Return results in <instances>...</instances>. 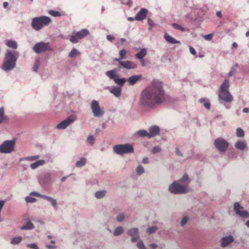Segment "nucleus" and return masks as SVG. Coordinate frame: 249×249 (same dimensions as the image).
<instances>
[{
  "mask_svg": "<svg viewBox=\"0 0 249 249\" xmlns=\"http://www.w3.org/2000/svg\"><path fill=\"white\" fill-rule=\"evenodd\" d=\"M233 241V238L232 236L229 235L225 236L221 239V246L222 247H226Z\"/></svg>",
  "mask_w": 249,
  "mask_h": 249,
  "instance_id": "6ab92c4d",
  "label": "nucleus"
},
{
  "mask_svg": "<svg viewBox=\"0 0 249 249\" xmlns=\"http://www.w3.org/2000/svg\"><path fill=\"white\" fill-rule=\"evenodd\" d=\"M107 191L106 190H100L97 191L95 193V197L97 199L103 198L106 195Z\"/></svg>",
  "mask_w": 249,
  "mask_h": 249,
  "instance_id": "2f4dec72",
  "label": "nucleus"
},
{
  "mask_svg": "<svg viewBox=\"0 0 249 249\" xmlns=\"http://www.w3.org/2000/svg\"><path fill=\"white\" fill-rule=\"evenodd\" d=\"M30 195L31 196H34L39 197L41 198H43V197L44 196V195L40 194L39 193L36 192H31L30 193Z\"/></svg>",
  "mask_w": 249,
  "mask_h": 249,
  "instance_id": "3c124183",
  "label": "nucleus"
},
{
  "mask_svg": "<svg viewBox=\"0 0 249 249\" xmlns=\"http://www.w3.org/2000/svg\"><path fill=\"white\" fill-rule=\"evenodd\" d=\"M126 54V51L124 49L121 50L119 52V56L121 58L124 59Z\"/></svg>",
  "mask_w": 249,
  "mask_h": 249,
  "instance_id": "864d4df0",
  "label": "nucleus"
},
{
  "mask_svg": "<svg viewBox=\"0 0 249 249\" xmlns=\"http://www.w3.org/2000/svg\"><path fill=\"white\" fill-rule=\"evenodd\" d=\"M233 210L236 214L243 218H247L249 217V213L244 210L243 207L240 204L235 202L233 204Z\"/></svg>",
  "mask_w": 249,
  "mask_h": 249,
  "instance_id": "f8f14e48",
  "label": "nucleus"
},
{
  "mask_svg": "<svg viewBox=\"0 0 249 249\" xmlns=\"http://www.w3.org/2000/svg\"><path fill=\"white\" fill-rule=\"evenodd\" d=\"M122 59H123V58H121V57L119 56V57L118 58H115L114 59V61H117V62H118L119 64L120 65V67H121V63L122 62H124V61H122Z\"/></svg>",
  "mask_w": 249,
  "mask_h": 249,
  "instance_id": "680f3d73",
  "label": "nucleus"
},
{
  "mask_svg": "<svg viewBox=\"0 0 249 249\" xmlns=\"http://www.w3.org/2000/svg\"><path fill=\"white\" fill-rule=\"evenodd\" d=\"M164 38H165L166 41L169 43L173 44L180 43L179 41L177 40L176 39H175L174 38H173V37H172L171 36H170L167 34H165L164 35Z\"/></svg>",
  "mask_w": 249,
  "mask_h": 249,
  "instance_id": "bb28decb",
  "label": "nucleus"
},
{
  "mask_svg": "<svg viewBox=\"0 0 249 249\" xmlns=\"http://www.w3.org/2000/svg\"><path fill=\"white\" fill-rule=\"evenodd\" d=\"M8 121V117L4 114V108L0 107V124L6 123Z\"/></svg>",
  "mask_w": 249,
  "mask_h": 249,
  "instance_id": "b1692460",
  "label": "nucleus"
},
{
  "mask_svg": "<svg viewBox=\"0 0 249 249\" xmlns=\"http://www.w3.org/2000/svg\"><path fill=\"white\" fill-rule=\"evenodd\" d=\"M39 158V156L38 155L33 156H29L26 157L24 158H21L20 159V160H25L29 161H35L37 160Z\"/></svg>",
  "mask_w": 249,
  "mask_h": 249,
  "instance_id": "37998d69",
  "label": "nucleus"
},
{
  "mask_svg": "<svg viewBox=\"0 0 249 249\" xmlns=\"http://www.w3.org/2000/svg\"><path fill=\"white\" fill-rule=\"evenodd\" d=\"M90 108L93 116L96 118H100L104 116L105 111L103 107H100L99 102L93 100L90 104Z\"/></svg>",
  "mask_w": 249,
  "mask_h": 249,
  "instance_id": "1a4fd4ad",
  "label": "nucleus"
},
{
  "mask_svg": "<svg viewBox=\"0 0 249 249\" xmlns=\"http://www.w3.org/2000/svg\"><path fill=\"white\" fill-rule=\"evenodd\" d=\"M165 99V91L162 83L153 81L142 90L140 97V104L143 107H151L161 104Z\"/></svg>",
  "mask_w": 249,
  "mask_h": 249,
  "instance_id": "f257e3e1",
  "label": "nucleus"
},
{
  "mask_svg": "<svg viewBox=\"0 0 249 249\" xmlns=\"http://www.w3.org/2000/svg\"><path fill=\"white\" fill-rule=\"evenodd\" d=\"M236 135L238 138H243L245 135L244 131L240 127L236 129Z\"/></svg>",
  "mask_w": 249,
  "mask_h": 249,
  "instance_id": "79ce46f5",
  "label": "nucleus"
},
{
  "mask_svg": "<svg viewBox=\"0 0 249 249\" xmlns=\"http://www.w3.org/2000/svg\"><path fill=\"white\" fill-rule=\"evenodd\" d=\"M188 217L187 216H184L181 220L180 222V225L182 227L184 226L188 222Z\"/></svg>",
  "mask_w": 249,
  "mask_h": 249,
  "instance_id": "6e6d98bb",
  "label": "nucleus"
},
{
  "mask_svg": "<svg viewBox=\"0 0 249 249\" xmlns=\"http://www.w3.org/2000/svg\"><path fill=\"white\" fill-rule=\"evenodd\" d=\"M147 22L150 26V28H149V30H151V28L155 26L154 22L150 18L148 19Z\"/></svg>",
  "mask_w": 249,
  "mask_h": 249,
  "instance_id": "4d7b16f0",
  "label": "nucleus"
},
{
  "mask_svg": "<svg viewBox=\"0 0 249 249\" xmlns=\"http://www.w3.org/2000/svg\"><path fill=\"white\" fill-rule=\"evenodd\" d=\"M124 230L122 226H119L114 229L113 234L114 236H119L124 232Z\"/></svg>",
  "mask_w": 249,
  "mask_h": 249,
  "instance_id": "f704fd0d",
  "label": "nucleus"
},
{
  "mask_svg": "<svg viewBox=\"0 0 249 249\" xmlns=\"http://www.w3.org/2000/svg\"><path fill=\"white\" fill-rule=\"evenodd\" d=\"M87 162V159L85 158H82L79 160L76 161L75 163L76 167L80 168L84 166Z\"/></svg>",
  "mask_w": 249,
  "mask_h": 249,
  "instance_id": "72a5a7b5",
  "label": "nucleus"
},
{
  "mask_svg": "<svg viewBox=\"0 0 249 249\" xmlns=\"http://www.w3.org/2000/svg\"><path fill=\"white\" fill-rule=\"evenodd\" d=\"M142 163L144 164H146L148 162V159L147 158H143L142 160Z\"/></svg>",
  "mask_w": 249,
  "mask_h": 249,
  "instance_id": "774afa93",
  "label": "nucleus"
},
{
  "mask_svg": "<svg viewBox=\"0 0 249 249\" xmlns=\"http://www.w3.org/2000/svg\"><path fill=\"white\" fill-rule=\"evenodd\" d=\"M142 77V75L138 74L134 75L129 77L127 79V81L130 85H135L139 80H140Z\"/></svg>",
  "mask_w": 249,
  "mask_h": 249,
  "instance_id": "4be33fe9",
  "label": "nucleus"
},
{
  "mask_svg": "<svg viewBox=\"0 0 249 249\" xmlns=\"http://www.w3.org/2000/svg\"><path fill=\"white\" fill-rule=\"evenodd\" d=\"M107 38L108 41H112L114 40V37L112 36L108 35L107 36Z\"/></svg>",
  "mask_w": 249,
  "mask_h": 249,
  "instance_id": "0e129e2a",
  "label": "nucleus"
},
{
  "mask_svg": "<svg viewBox=\"0 0 249 249\" xmlns=\"http://www.w3.org/2000/svg\"><path fill=\"white\" fill-rule=\"evenodd\" d=\"M87 142L89 144H90L91 145H93V144L94 143V142H95V138L94 137L92 136V135H90L89 136L88 138H87Z\"/></svg>",
  "mask_w": 249,
  "mask_h": 249,
  "instance_id": "de8ad7c7",
  "label": "nucleus"
},
{
  "mask_svg": "<svg viewBox=\"0 0 249 249\" xmlns=\"http://www.w3.org/2000/svg\"><path fill=\"white\" fill-rule=\"evenodd\" d=\"M127 233L131 237V241L133 243L138 241L140 238L139 230L137 228H132L128 229Z\"/></svg>",
  "mask_w": 249,
  "mask_h": 249,
  "instance_id": "2eb2a0df",
  "label": "nucleus"
},
{
  "mask_svg": "<svg viewBox=\"0 0 249 249\" xmlns=\"http://www.w3.org/2000/svg\"><path fill=\"white\" fill-rule=\"evenodd\" d=\"M229 145L228 142L222 138H217L214 141L215 147L220 153H224L227 150Z\"/></svg>",
  "mask_w": 249,
  "mask_h": 249,
  "instance_id": "9d476101",
  "label": "nucleus"
},
{
  "mask_svg": "<svg viewBox=\"0 0 249 249\" xmlns=\"http://www.w3.org/2000/svg\"><path fill=\"white\" fill-rule=\"evenodd\" d=\"M51 22L52 19L47 16L35 17L32 19L31 26L35 31H39L43 27L48 26Z\"/></svg>",
  "mask_w": 249,
  "mask_h": 249,
  "instance_id": "7ed1b4c3",
  "label": "nucleus"
},
{
  "mask_svg": "<svg viewBox=\"0 0 249 249\" xmlns=\"http://www.w3.org/2000/svg\"><path fill=\"white\" fill-rule=\"evenodd\" d=\"M168 191L173 194L180 195L186 194L188 192V188L175 181L168 187Z\"/></svg>",
  "mask_w": 249,
  "mask_h": 249,
  "instance_id": "20e7f679",
  "label": "nucleus"
},
{
  "mask_svg": "<svg viewBox=\"0 0 249 249\" xmlns=\"http://www.w3.org/2000/svg\"><path fill=\"white\" fill-rule=\"evenodd\" d=\"M5 44L8 47L13 49H16L18 48V44L15 40L7 39L5 40Z\"/></svg>",
  "mask_w": 249,
  "mask_h": 249,
  "instance_id": "a878e982",
  "label": "nucleus"
},
{
  "mask_svg": "<svg viewBox=\"0 0 249 249\" xmlns=\"http://www.w3.org/2000/svg\"><path fill=\"white\" fill-rule=\"evenodd\" d=\"M89 34L88 29H83L78 32H73L70 40L72 43H76L79 40L87 36Z\"/></svg>",
  "mask_w": 249,
  "mask_h": 249,
  "instance_id": "9b49d317",
  "label": "nucleus"
},
{
  "mask_svg": "<svg viewBox=\"0 0 249 249\" xmlns=\"http://www.w3.org/2000/svg\"><path fill=\"white\" fill-rule=\"evenodd\" d=\"M158 230V228L156 226H153L150 227H148L146 229V232L149 234H151L152 233H155Z\"/></svg>",
  "mask_w": 249,
  "mask_h": 249,
  "instance_id": "a19ab883",
  "label": "nucleus"
},
{
  "mask_svg": "<svg viewBox=\"0 0 249 249\" xmlns=\"http://www.w3.org/2000/svg\"><path fill=\"white\" fill-rule=\"evenodd\" d=\"M40 65V61L38 59H36L33 67V71L36 72Z\"/></svg>",
  "mask_w": 249,
  "mask_h": 249,
  "instance_id": "a18cd8bd",
  "label": "nucleus"
},
{
  "mask_svg": "<svg viewBox=\"0 0 249 249\" xmlns=\"http://www.w3.org/2000/svg\"><path fill=\"white\" fill-rule=\"evenodd\" d=\"M42 199H45L50 202L54 210L57 209V203L55 199L46 195H44Z\"/></svg>",
  "mask_w": 249,
  "mask_h": 249,
  "instance_id": "412c9836",
  "label": "nucleus"
},
{
  "mask_svg": "<svg viewBox=\"0 0 249 249\" xmlns=\"http://www.w3.org/2000/svg\"><path fill=\"white\" fill-rule=\"evenodd\" d=\"M79 52L76 48H73L69 54L70 58H74L79 54Z\"/></svg>",
  "mask_w": 249,
  "mask_h": 249,
  "instance_id": "4c0bfd02",
  "label": "nucleus"
},
{
  "mask_svg": "<svg viewBox=\"0 0 249 249\" xmlns=\"http://www.w3.org/2000/svg\"><path fill=\"white\" fill-rule=\"evenodd\" d=\"M213 36V34H210L205 35L204 36V38L206 40H211Z\"/></svg>",
  "mask_w": 249,
  "mask_h": 249,
  "instance_id": "052dcab7",
  "label": "nucleus"
},
{
  "mask_svg": "<svg viewBox=\"0 0 249 249\" xmlns=\"http://www.w3.org/2000/svg\"><path fill=\"white\" fill-rule=\"evenodd\" d=\"M119 71V69H113L112 70L106 71V75L110 79L113 80L116 84L122 87L124 86L126 80L124 78H120L118 77L117 72Z\"/></svg>",
  "mask_w": 249,
  "mask_h": 249,
  "instance_id": "423d86ee",
  "label": "nucleus"
},
{
  "mask_svg": "<svg viewBox=\"0 0 249 249\" xmlns=\"http://www.w3.org/2000/svg\"><path fill=\"white\" fill-rule=\"evenodd\" d=\"M34 228L33 224L30 221H28L25 225L22 226L20 229L22 230H30Z\"/></svg>",
  "mask_w": 249,
  "mask_h": 249,
  "instance_id": "473e14b6",
  "label": "nucleus"
},
{
  "mask_svg": "<svg viewBox=\"0 0 249 249\" xmlns=\"http://www.w3.org/2000/svg\"><path fill=\"white\" fill-rule=\"evenodd\" d=\"M147 13L148 10L147 9L142 8L136 15L135 19L138 21H141L146 18Z\"/></svg>",
  "mask_w": 249,
  "mask_h": 249,
  "instance_id": "f3484780",
  "label": "nucleus"
},
{
  "mask_svg": "<svg viewBox=\"0 0 249 249\" xmlns=\"http://www.w3.org/2000/svg\"><path fill=\"white\" fill-rule=\"evenodd\" d=\"M179 183L184 185L185 187H188V184L190 183L191 180L187 174H185L178 180H177Z\"/></svg>",
  "mask_w": 249,
  "mask_h": 249,
  "instance_id": "aec40b11",
  "label": "nucleus"
},
{
  "mask_svg": "<svg viewBox=\"0 0 249 249\" xmlns=\"http://www.w3.org/2000/svg\"><path fill=\"white\" fill-rule=\"evenodd\" d=\"M149 246L152 249H156L158 246L155 243H152L149 245Z\"/></svg>",
  "mask_w": 249,
  "mask_h": 249,
  "instance_id": "69168bd1",
  "label": "nucleus"
},
{
  "mask_svg": "<svg viewBox=\"0 0 249 249\" xmlns=\"http://www.w3.org/2000/svg\"><path fill=\"white\" fill-rule=\"evenodd\" d=\"M33 50L37 54L50 51L52 48L49 42L40 41L37 42L33 46Z\"/></svg>",
  "mask_w": 249,
  "mask_h": 249,
  "instance_id": "6e6552de",
  "label": "nucleus"
},
{
  "mask_svg": "<svg viewBox=\"0 0 249 249\" xmlns=\"http://www.w3.org/2000/svg\"><path fill=\"white\" fill-rule=\"evenodd\" d=\"M137 247L139 249H146V248L142 241H139L137 244Z\"/></svg>",
  "mask_w": 249,
  "mask_h": 249,
  "instance_id": "603ef678",
  "label": "nucleus"
},
{
  "mask_svg": "<svg viewBox=\"0 0 249 249\" xmlns=\"http://www.w3.org/2000/svg\"><path fill=\"white\" fill-rule=\"evenodd\" d=\"M160 132V128L159 126L156 125L151 126L149 128V139L159 135Z\"/></svg>",
  "mask_w": 249,
  "mask_h": 249,
  "instance_id": "a211bd4d",
  "label": "nucleus"
},
{
  "mask_svg": "<svg viewBox=\"0 0 249 249\" xmlns=\"http://www.w3.org/2000/svg\"><path fill=\"white\" fill-rule=\"evenodd\" d=\"M49 14L51 15L52 16H53L54 17H57L61 16V14L59 12L54 11V10H50L49 11Z\"/></svg>",
  "mask_w": 249,
  "mask_h": 249,
  "instance_id": "49530a36",
  "label": "nucleus"
},
{
  "mask_svg": "<svg viewBox=\"0 0 249 249\" xmlns=\"http://www.w3.org/2000/svg\"><path fill=\"white\" fill-rule=\"evenodd\" d=\"M199 102L203 104V106L207 109L210 108V103L208 100L204 98H201L199 100Z\"/></svg>",
  "mask_w": 249,
  "mask_h": 249,
  "instance_id": "e433bc0d",
  "label": "nucleus"
},
{
  "mask_svg": "<svg viewBox=\"0 0 249 249\" xmlns=\"http://www.w3.org/2000/svg\"><path fill=\"white\" fill-rule=\"evenodd\" d=\"M121 88L118 87H113L110 90V93L116 97H119L121 96Z\"/></svg>",
  "mask_w": 249,
  "mask_h": 249,
  "instance_id": "393cba45",
  "label": "nucleus"
},
{
  "mask_svg": "<svg viewBox=\"0 0 249 249\" xmlns=\"http://www.w3.org/2000/svg\"><path fill=\"white\" fill-rule=\"evenodd\" d=\"M76 119L75 116L71 115L67 119L63 120L56 125V128L58 129H66L71 124L73 123Z\"/></svg>",
  "mask_w": 249,
  "mask_h": 249,
  "instance_id": "4468645a",
  "label": "nucleus"
},
{
  "mask_svg": "<svg viewBox=\"0 0 249 249\" xmlns=\"http://www.w3.org/2000/svg\"><path fill=\"white\" fill-rule=\"evenodd\" d=\"M137 67L136 64L131 61H125L124 62H122L121 64V67H119L117 69H119V70L121 68L125 69L127 70H132L135 69Z\"/></svg>",
  "mask_w": 249,
  "mask_h": 249,
  "instance_id": "dca6fc26",
  "label": "nucleus"
},
{
  "mask_svg": "<svg viewBox=\"0 0 249 249\" xmlns=\"http://www.w3.org/2000/svg\"><path fill=\"white\" fill-rule=\"evenodd\" d=\"M113 150L116 154L122 155L133 153L134 148L130 144H121L115 145L113 147Z\"/></svg>",
  "mask_w": 249,
  "mask_h": 249,
  "instance_id": "39448f33",
  "label": "nucleus"
},
{
  "mask_svg": "<svg viewBox=\"0 0 249 249\" xmlns=\"http://www.w3.org/2000/svg\"><path fill=\"white\" fill-rule=\"evenodd\" d=\"M218 97L221 104L230 103L233 100V97L229 91H220L218 93Z\"/></svg>",
  "mask_w": 249,
  "mask_h": 249,
  "instance_id": "ddd939ff",
  "label": "nucleus"
},
{
  "mask_svg": "<svg viewBox=\"0 0 249 249\" xmlns=\"http://www.w3.org/2000/svg\"><path fill=\"white\" fill-rule=\"evenodd\" d=\"M22 239L23 238L21 236L13 237L11 239V244L13 245H18L22 241Z\"/></svg>",
  "mask_w": 249,
  "mask_h": 249,
  "instance_id": "c9c22d12",
  "label": "nucleus"
},
{
  "mask_svg": "<svg viewBox=\"0 0 249 249\" xmlns=\"http://www.w3.org/2000/svg\"><path fill=\"white\" fill-rule=\"evenodd\" d=\"M137 134L141 137H147L149 138V133L145 130H140L137 131Z\"/></svg>",
  "mask_w": 249,
  "mask_h": 249,
  "instance_id": "58836bf2",
  "label": "nucleus"
},
{
  "mask_svg": "<svg viewBox=\"0 0 249 249\" xmlns=\"http://www.w3.org/2000/svg\"><path fill=\"white\" fill-rule=\"evenodd\" d=\"M243 112L245 113H248L249 112V107H246L243 108Z\"/></svg>",
  "mask_w": 249,
  "mask_h": 249,
  "instance_id": "338daca9",
  "label": "nucleus"
},
{
  "mask_svg": "<svg viewBox=\"0 0 249 249\" xmlns=\"http://www.w3.org/2000/svg\"><path fill=\"white\" fill-rule=\"evenodd\" d=\"M229 80L228 79H225L220 86V91H229Z\"/></svg>",
  "mask_w": 249,
  "mask_h": 249,
  "instance_id": "c85d7f7f",
  "label": "nucleus"
},
{
  "mask_svg": "<svg viewBox=\"0 0 249 249\" xmlns=\"http://www.w3.org/2000/svg\"><path fill=\"white\" fill-rule=\"evenodd\" d=\"M45 160H38L31 164L30 167L32 169L35 170L40 166L43 165L45 163Z\"/></svg>",
  "mask_w": 249,
  "mask_h": 249,
  "instance_id": "cd10ccee",
  "label": "nucleus"
},
{
  "mask_svg": "<svg viewBox=\"0 0 249 249\" xmlns=\"http://www.w3.org/2000/svg\"><path fill=\"white\" fill-rule=\"evenodd\" d=\"M15 143L16 141L15 140L4 141L0 145V153L4 154L12 153L14 150Z\"/></svg>",
  "mask_w": 249,
  "mask_h": 249,
  "instance_id": "0eeeda50",
  "label": "nucleus"
},
{
  "mask_svg": "<svg viewBox=\"0 0 249 249\" xmlns=\"http://www.w3.org/2000/svg\"><path fill=\"white\" fill-rule=\"evenodd\" d=\"M234 146L236 149L243 151L246 149L247 145L245 142L238 140L235 142Z\"/></svg>",
  "mask_w": 249,
  "mask_h": 249,
  "instance_id": "5701e85b",
  "label": "nucleus"
},
{
  "mask_svg": "<svg viewBox=\"0 0 249 249\" xmlns=\"http://www.w3.org/2000/svg\"><path fill=\"white\" fill-rule=\"evenodd\" d=\"M27 247L32 249H39L37 245L35 243L28 244Z\"/></svg>",
  "mask_w": 249,
  "mask_h": 249,
  "instance_id": "5fc2aeb1",
  "label": "nucleus"
},
{
  "mask_svg": "<svg viewBox=\"0 0 249 249\" xmlns=\"http://www.w3.org/2000/svg\"><path fill=\"white\" fill-rule=\"evenodd\" d=\"M160 151L161 149L159 147L155 146L152 149L151 152L153 154H156L160 152Z\"/></svg>",
  "mask_w": 249,
  "mask_h": 249,
  "instance_id": "13d9d810",
  "label": "nucleus"
},
{
  "mask_svg": "<svg viewBox=\"0 0 249 249\" xmlns=\"http://www.w3.org/2000/svg\"><path fill=\"white\" fill-rule=\"evenodd\" d=\"M146 54V50L145 48H143L140 51L136 54V57L140 60H142Z\"/></svg>",
  "mask_w": 249,
  "mask_h": 249,
  "instance_id": "c756f323",
  "label": "nucleus"
},
{
  "mask_svg": "<svg viewBox=\"0 0 249 249\" xmlns=\"http://www.w3.org/2000/svg\"><path fill=\"white\" fill-rule=\"evenodd\" d=\"M19 56L18 52L7 50L1 66V69L6 71L13 70L16 66V62Z\"/></svg>",
  "mask_w": 249,
  "mask_h": 249,
  "instance_id": "f03ea898",
  "label": "nucleus"
},
{
  "mask_svg": "<svg viewBox=\"0 0 249 249\" xmlns=\"http://www.w3.org/2000/svg\"><path fill=\"white\" fill-rule=\"evenodd\" d=\"M25 200L27 203H33L36 201V199L31 196H26Z\"/></svg>",
  "mask_w": 249,
  "mask_h": 249,
  "instance_id": "09e8293b",
  "label": "nucleus"
},
{
  "mask_svg": "<svg viewBox=\"0 0 249 249\" xmlns=\"http://www.w3.org/2000/svg\"><path fill=\"white\" fill-rule=\"evenodd\" d=\"M175 153L176 155L180 157L183 156L182 153L179 150V148L178 147H176L175 149Z\"/></svg>",
  "mask_w": 249,
  "mask_h": 249,
  "instance_id": "bf43d9fd",
  "label": "nucleus"
},
{
  "mask_svg": "<svg viewBox=\"0 0 249 249\" xmlns=\"http://www.w3.org/2000/svg\"><path fill=\"white\" fill-rule=\"evenodd\" d=\"M126 217V213L124 212H120L116 216V220L118 222L121 223L124 220Z\"/></svg>",
  "mask_w": 249,
  "mask_h": 249,
  "instance_id": "7c9ffc66",
  "label": "nucleus"
},
{
  "mask_svg": "<svg viewBox=\"0 0 249 249\" xmlns=\"http://www.w3.org/2000/svg\"><path fill=\"white\" fill-rule=\"evenodd\" d=\"M189 50H190V53H191L192 54H193V55H196V51L194 49V48H193L192 47L189 46Z\"/></svg>",
  "mask_w": 249,
  "mask_h": 249,
  "instance_id": "e2e57ef3",
  "label": "nucleus"
},
{
  "mask_svg": "<svg viewBox=\"0 0 249 249\" xmlns=\"http://www.w3.org/2000/svg\"><path fill=\"white\" fill-rule=\"evenodd\" d=\"M136 173L138 175H141L144 173V169L141 165H139L137 167Z\"/></svg>",
  "mask_w": 249,
  "mask_h": 249,
  "instance_id": "c03bdc74",
  "label": "nucleus"
},
{
  "mask_svg": "<svg viewBox=\"0 0 249 249\" xmlns=\"http://www.w3.org/2000/svg\"><path fill=\"white\" fill-rule=\"evenodd\" d=\"M172 26L176 29L179 30L182 32L185 31V29L177 23H174L172 24Z\"/></svg>",
  "mask_w": 249,
  "mask_h": 249,
  "instance_id": "8fccbe9b",
  "label": "nucleus"
},
{
  "mask_svg": "<svg viewBox=\"0 0 249 249\" xmlns=\"http://www.w3.org/2000/svg\"><path fill=\"white\" fill-rule=\"evenodd\" d=\"M238 67V64L236 63L234 66L231 68V70L228 73L227 76L228 77H230L234 74L236 71L237 68Z\"/></svg>",
  "mask_w": 249,
  "mask_h": 249,
  "instance_id": "ea45409f",
  "label": "nucleus"
}]
</instances>
